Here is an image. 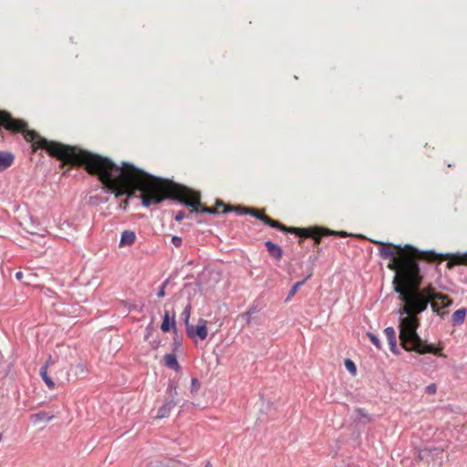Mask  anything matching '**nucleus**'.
<instances>
[{"label":"nucleus","mask_w":467,"mask_h":467,"mask_svg":"<svg viewBox=\"0 0 467 467\" xmlns=\"http://www.w3.org/2000/svg\"><path fill=\"white\" fill-rule=\"evenodd\" d=\"M375 243L380 246V257L389 260L387 267L395 273L392 281L394 291L403 302V306L399 309V338L401 348L420 355L433 354L445 358L441 343L429 344L417 333L420 327L418 315L427 309L428 304H431L433 312L443 316L445 313L441 312V309L450 306L452 303L448 296L436 292L431 285L420 288L423 275L418 261L434 262L440 259L439 255L434 252L420 251L410 244L402 246L390 243Z\"/></svg>","instance_id":"f257e3e1"},{"label":"nucleus","mask_w":467,"mask_h":467,"mask_svg":"<svg viewBox=\"0 0 467 467\" xmlns=\"http://www.w3.org/2000/svg\"><path fill=\"white\" fill-rule=\"evenodd\" d=\"M93 170L91 175L98 176L104 187L116 197L124 194L130 197L136 191L140 192L141 202L145 207L158 204L165 199H172L192 207L193 212L210 214L218 213L220 208H223V213L240 210V207L225 204L221 200L216 201L215 207H206L201 202L199 192L150 175L127 161L118 165L109 158L98 154Z\"/></svg>","instance_id":"f03ea898"},{"label":"nucleus","mask_w":467,"mask_h":467,"mask_svg":"<svg viewBox=\"0 0 467 467\" xmlns=\"http://www.w3.org/2000/svg\"><path fill=\"white\" fill-rule=\"evenodd\" d=\"M285 233L295 234L301 238H313L316 244H319L321 238L326 235H339L341 237L348 235L346 232H336L317 226L308 228L288 227Z\"/></svg>","instance_id":"7ed1b4c3"},{"label":"nucleus","mask_w":467,"mask_h":467,"mask_svg":"<svg viewBox=\"0 0 467 467\" xmlns=\"http://www.w3.org/2000/svg\"><path fill=\"white\" fill-rule=\"evenodd\" d=\"M419 457L429 467H441L443 464V449L425 448L420 451Z\"/></svg>","instance_id":"20e7f679"},{"label":"nucleus","mask_w":467,"mask_h":467,"mask_svg":"<svg viewBox=\"0 0 467 467\" xmlns=\"http://www.w3.org/2000/svg\"><path fill=\"white\" fill-rule=\"evenodd\" d=\"M238 212H240L241 213L251 214L254 217L264 222L265 224H267L273 228L278 229L284 233H285L288 230V226H285L283 223H281L280 222L272 219L271 217L266 215L265 213V212L262 210L253 209V208H240V210Z\"/></svg>","instance_id":"39448f33"},{"label":"nucleus","mask_w":467,"mask_h":467,"mask_svg":"<svg viewBox=\"0 0 467 467\" xmlns=\"http://www.w3.org/2000/svg\"><path fill=\"white\" fill-rule=\"evenodd\" d=\"M207 324V320L199 318L196 326L191 325L186 328L188 337L193 340H196V338L200 340L206 339L208 336Z\"/></svg>","instance_id":"423d86ee"},{"label":"nucleus","mask_w":467,"mask_h":467,"mask_svg":"<svg viewBox=\"0 0 467 467\" xmlns=\"http://www.w3.org/2000/svg\"><path fill=\"white\" fill-rule=\"evenodd\" d=\"M384 334L389 342L390 351L395 355H399L400 350H399L398 345H397V337H396L395 329L392 327H389L384 329Z\"/></svg>","instance_id":"0eeeda50"},{"label":"nucleus","mask_w":467,"mask_h":467,"mask_svg":"<svg viewBox=\"0 0 467 467\" xmlns=\"http://www.w3.org/2000/svg\"><path fill=\"white\" fill-rule=\"evenodd\" d=\"M265 245L267 249V252L273 258H275L277 261H279L282 258L283 250L279 245L273 243L272 241H266L265 243Z\"/></svg>","instance_id":"6e6552de"},{"label":"nucleus","mask_w":467,"mask_h":467,"mask_svg":"<svg viewBox=\"0 0 467 467\" xmlns=\"http://www.w3.org/2000/svg\"><path fill=\"white\" fill-rule=\"evenodd\" d=\"M15 157L11 152L0 151V171L9 168L14 162Z\"/></svg>","instance_id":"1a4fd4ad"},{"label":"nucleus","mask_w":467,"mask_h":467,"mask_svg":"<svg viewBox=\"0 0 467 467\" xmlns=\"http://www.w3.org/2000/svg\"><path fill=\"white\" fill-rule=\"evenodd\" d=\"M136 235L133 231L126 230L121 234L119 246H130L134 244Z\"/></svg>","instance_id":"9d476101"},{"label":"nucleus","mask_w":467,"mask_h":467,"mask_svg":"<svg viewBox=\"0 0 467 467\" xmlns=\"http://www.w3.org/2000/svg\"><path fill=\"white\" fill-rule=\"evenodd\" d=\"M176 403L173 400L165 402L159 410L156 419H163L170 415L171 410L175 407Z\"/></svg>","instance_id":"9b49d317"},{"label":"nucleus","mask_w":467,"mask_h":467,"mask_svg":"<svg viewBox=\"0 0 467 467\" xmlns=\"http://www.w3.org/2000/svg\"><path fill=\"white\" fill-rule=\"evenodd\" d=\"M47 368H48V362H47L41 368H40V376L47 388L49 389H53L55 388V383L51 379V378L47 375Z\"/></svg>","instance_id":"f8f14e48"},{"label":"nucleus","mask_w":467,"mask_h":467,"mask_svg":"<svg viewBox=\"0 0 467 467\" xmlns=\"http://www.w3.org/2000/svg\"><path fill=\"white\" fill-rule=\"evenodd\" d=\"M164 362H165V365L170 368H172L175 370L179 368V364H178L177 358H176L175 355H173V354H166L164 356Z\"/></svg>","instance_id":"ddd939ff"},{"label":"nucleus","mask_w":467,"mask_h":467,"mask_svg":"<svg viewBox=\"0 0 467 467\" xmlns=\"http://www.w3.org/2000/svg\"><path fill=\"white\" fill-rule=\"evenodd\" d=\"M465 316H466V310L464 308L456 310L452 314V317H451L453 324H455V325L462 324L465 319Z\"/></svg>","instance_id":"4468645a"},{"label":"nucleus","mask_w":467,"mask_h":467,"mask_svg":"<svg viewBox=\"0 0 467 467\" xmlns=\"http://www.w3.org/2000/svg\"><path fill=\"white\" fill-rule=\"evenodd\" d=\"M191 312H192V306H191L190 304H188L184 307V309H183V311L182 313V315L183 317V322H184V325H185V328H187L189 326L192 325V324H190Z\"/></svg>","instance_id":"2eb2a0df"},{"label":"nucleus","mask_w":467,"mask_h":467,"mask_svg":"<svg viewBox=\"0 0 467 467\" xmlns=\"http://www.w3.org/2000/svg\"><path fill=\"white\" fill-rule=\"evenodd\" d=\"M161 329L165 333L169 332L171 329L170 315L168 311L164 312L163 320L161 325Z\"/></svg>","instance_id":"dca6fc26"},{"label":"nucleus","mask_w":467,"mask_h":467,"mask_svg":"<svg viewBox=\"0 0 467 467\" xmlns=\"http://www.w3.org/2000/svg\"><path fill=\"white\" fill-rule=\"evenodd\" d=\"M305 284V280L296 282L289 291L288 296L286 298V301L290 300L298 291L299 287L302 286Z\"/></svg>","instance_id":"f3484780"},{"label":"nucleus","mask_w":467,"mask_h":467,"mask_svg":"<svg viewBox=\"0 0 467 467\" xmlns=\"http://www.w3.org/2000/svg\"><path fill=\"white\" fill-rule=\"evenodd\" d=\"M367 336L378 349H381V348H382L381 343L375 334H373L371 332H368Z\"/></svg>","instance_id":"a211bd4d"},{"label":"nucleus","mask_w":467,"mask_h":467,"mask_svg":"<svg viewBox=\"0 0 467 467\" xmlns=\"http://www.w3.org/2000/svg\"><path fill=\"white\" fill-rule=\"evenodd\" d=\"M345 367L352 375H356L357 368H356L355 363L352 360L346 359L345 360Z\"/></svg>","instance_id":"6ab92c4d"},{"label":"nucleus","mask_w":467,"mask_h":467,"mask_svg":"<svg viewBox=\"0 0 467 467\" xmlns=\"http://www.w3.org/2000/svg\"><path fill=\"white\" fill-rule=\"evenodd\" d=\"M33 417L36 420H47V421H49L52 419V416H48L46 412H43V411L33 415Z\"/></svg>","instance_id":"aec40b11"},{"label":"nucleus","mask_w":467,"mask_h":467,"mask_svg":"<svg viewBox=\"0 0 467 467\" xmlns=\"http://www.w3.org/2000/svg\"><path fill=\"white\" fill-rule=\"evenodd\" d=\"M425 392L429 395H434L437 392V385L431 383L425 388Z\"/></svg>","instance_id":"412c9836"},{"label":"nucleus","mask_w":467,"mask_h":467,"mask_svg":"<svg viewBox=\"0 0 467 467\" xmlns=\"http://www.w3.org/2000/svg\"><path fill=\"white\" fill-rule=\"evenodd\" d=\"M182 238L179 237V236H173L171 238V243L172 244H174L176 247H180L182 245Z\"/></svg>","instance_id":"4be33fe9"},{"label":"nucleus","mask_w":467,"mask_h":467,"mask_svg":"<svg viewBox=\"0 0 467 467\" xmlns=\"http://www.w3.org/2000/svg\"><path fill=\"white\" fill-rule=\"evenodd\" d=\"M184 217H185L184 212L179 211L178 213H176V214L174 216V219L177 222H181V221H182L184 219Z\"/></svg>","instance_id":"5701e85b"},{"label":"nucleus","mask_w":467,"mask_h":467,"mask_svg":"<svg viewBox=\"0 0 467 467\" xmlns=\"http://www.w3.org/2000/svg\"><path fill=\"white\" fill-rule=\"evenodd\" d=\"M167 282L163 283L161 289L159 290L157 296L159 297H163L165 296V287H166Z\"/></svg>","instance_id":"b1692460"},{"label":"nucleus","mask_w":467,"mask_h":467,"mask_svg":"<svg viewBox=\"0 0 467 467\" xmlns=\"http://www.w3.org/2000/svg\"><path fill=\"white\" fill-rule=\"evenodd\" d=\"M192 385L193 389H199L200 384L196 378L192 379Z\"/></svg>","instance_id":"393cba45"},{"label":"nucleus","mask_w":467,"mask_h":467,"mask_svg":"<svg viewBox=\"0 0 467 467\" xmlns=\"http://www.w3.org/2000/svg\"><path fill=\"white\" fill-rule=\"evenodd\" d=\"M253 311L252 310H248L247 312L242 314V317H247V323L249 324L250 323V316L252 315Z\"/></svg>","instance_id":"a878e982"},{"label":"nucleus","mask_w":467,"mask_h":467,"mask_svg":"<svg viewBox=\"0 0 467 467\" xmlns=\"http://www.w3.org/2000/svg\"><path fill=\"white\" fill-rule=\"evenodd\" d=\"M22 276H23V274H22L21 272H17V273L16 274V277L17 279H21V278H22Z\"/></svg>","instance_id":"bb28decb"},{"label":"nucleus","mask_w":467,"mask_h":467,"mask_svg":"<svg viewBox=\"0 0 467 467\" xmlns=\"http://www.w3.org/2000/svg\"><path fill=\"white\" fill-rule=\"evenodd\" d=\"M127 205H128V201L127 200H125L123 202V203L120 204V206H122L123 208H126Z\"/></svg>","instance_id":"cd10ccee"},{"label":"nucleus","mask_w":467,"mask_h":467,"mask_svg":"<svg viewBox=\"0 0 467 467\" xmlns=\"http://www.w3.org/2000/svg\"><path fill=\"white\" fill-rule=\"evenodd\" d=\"M153 348H157L159 347V343L153 342L151 343Z\"/></svg>","instance_id":"c85d7f7f"},{"label":"nucleus","mask_w":467,"mask_h":467,"mask_svg":"<svg viewBox=\"0 0 467 467\" xmlns=\"http://www.w3.org/2000/svg\"><path fill=\"white\" fill-rule=\"evenodd\" d=\"M175 325V320H174V317H172V326Z\"/></svg>","instance_id":"c756f323"},{"label":"nucleus","mask_w":467,"mask_h":467,"mask_svg":"<svg viewBox=\"0 0 467 467\" xmlns=\"http://www.w3.org/2000/svg\"><path fill=\"white\" fill-rule=\"evenodd\" d=\"M205 467H211V463L210 462H207L206 466Z\"/></svg>","instance_id":"7c9ffc66"},{"label":"nucleus","mask_w":467,"mask_h":467,"mask_svg":"<svg viewBox=\"0 0 467 467\" xmlns=\"http://www.w3.org/2000/svg\"><path fill=\"white\" fill-rule=\"evenodd\" d=\"M2 438H3V437H2V434L0 433V441H2Z\"/></svg>","instance_id":"2f4dec72"}]
</instances>
